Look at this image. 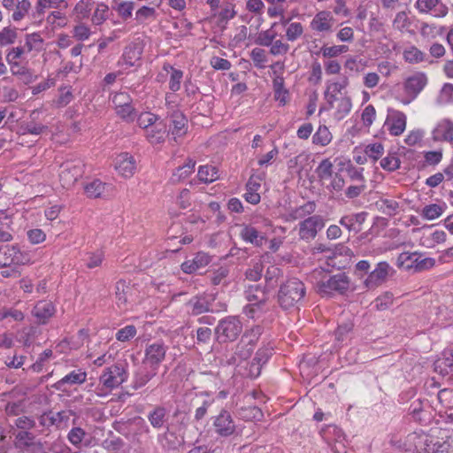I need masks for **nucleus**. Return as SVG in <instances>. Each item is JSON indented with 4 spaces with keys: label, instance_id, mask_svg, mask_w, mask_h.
Instances as JSON below:
<instances>
[{
    "label": "nucleus",
    "instance_id": "obj_1",
    "mask_svg": "<svg viewBox=\"0 0 453 453\" xmlns=\"http://www.w3.org/2000/svg\"><path fill=\"white\" fill-rule=\"evenodd\" d=\"M305 295L304 284L296 278L282 283L278 291V303L284 310H289L299 303Z\"/></svg>",
    "mask_w": 453,
    "mask_h": 453
},
{
    "label": "nucleus",
    "instance_id": "obj_2",
    "mask_svg": "<svg viewBox=\"0 0 453 453\" xmlns=\"http://www.w3.org/2000/svg\"><path fill=\"white\" fill-rule=\"evenodd\" d=\"M242 332V323L237 316L221 319L215 327L214 334L219 343L233 342Z\"/></svg>",
    "mask_w": 453,
    "mask_h": 453
},
{
    "label": "nucleus",
    "instance_id": "obj_3",
    "mask_svg": "<svg viewBox=\"0 0 453 453\" xmlns=\"http://www.w3.org/2000/svg\"><path fill=\"white\" fill-rule=\"evenodd\" d=\"M350 280L345 273H339L317 283V290L321 296L344 295L349 288Z\"/></svg>",
    "mask_w": 453,
    "mask_h": 453
},
{
    "label": "nucleus",
    "instance_id": "obj_4",
    "mask_svg": "<svg viewBox=\"0 0 453 453\" xmlns=\"http://www.w3.org/2000/svg\"><path fill=\"white\" fill-rule=\"evenodd\" d=\"M263 332L264 328L261 326H255L250 330H247L242 335L240 342L236 345L235 355L242 360L249 358Z\"/></svg>",
    "mask_w": 453,
    "mask_h": 453
},
{
    "label": "nucleus",
    "instance_id": "obj_5",
    "mask_svg": "<svg viewBox=\"0 0 453 453\" xmlns=\"http://www.w3.org/2000/svg\"><path fill=\"white\" fill-rule=\"evenodd\" d=\"M427 84V77L424 73H416L403 81L404 96L397 99L404 105L414 101Z\"/></svg>",
    "mask_w": 453,
    "mask_h": 453
},
{
    "label": "nucleus",
    "instance_id": "obj_6",
    "mask_svg": "<svg viewBox=\"0 0 453 453\" xmlns=\"http://www.w3.org/2000/svg\"><path fill=\"white\" fill-rule=\"evenodd\" d=\"M214 433L221 438H228L238 435L237 426L231 413L222 409L219 413L212 418Z\"/></svg>",
    "mask_w": 453,
    "mask_h": 453
},
{
    "label": "nucleus",
    "instance_id": "obj_7",
    "mask_svg": "<svg viewBox=\"0 0 453 453\" xmlns=\"http://www.w3.org/2000/svg\"><path fill=\"white\" fill-rule=\"evenodd\" d=\"M127 378V372L121 365L107 367L100 376V383L108 389L120 386Z\"/></svg>",
    "mask_w": 453,
    "mask_h": 453
},
{
    "label": "nucleus",
    "instance_id": "obj_8",
    "mask_svg": "<svg viewBox=\"0 0 453 453\" xmlns=\"http://www.w3.org/2000/svg\"><path fill=\"white\" fill-rule=\"evenodd\" d=\"M168 346L162 340L147 344L145 349L144 364L156 369L164 361Z\"/></svg>",
    "mask_w": 453,
    "mask_h": 453
},
{
    "label": "nucleus",
    "instance_id": "obj_9",
    "mask_svg": "<svg viewBox=\"0 0 453 453\" xmlns=\"http://www.w3.org/2000/svg\"><path fill=\"white\" fill-rule=\"evenodd\" d=\"M81 162H65L61 165L59 180L65 188L72 187L84 173Z\"/></svg>",
    "mask_w": 453,
    "mask_h": 453
},
{
    "label": "nucleus",
    "instance_id": "obj_10",
    "mask_svg": "<svg viewBox=\"0 0 453 453\" xmlns=\"http://www.w3.org/2000/svg\"><path fill=\"white\" fill-rule=\"evenodd\" d=\"M409 257H414L412 264H407V268H414L417 272L428 270L434 266L435 259L433 257H423L421 253L418 252H403L398 256L397 262L400 265L408 263Z\"/></svg>",
    "mask_w": 453,
    "mask_h": 453
},
{
    "label": "nucleus",
    "instance_id": "obj_11",
    "mask_svg": "<svg viewBox=\"0 0 453 453\" xmlns=\"http://www.w3.org/2000/svg\"><path fill=\"white\" fill-rule=\"evenodd\" d=\"M325 226L324 219L319 215L308 217L299 224V236L302 240L314 239L319 231Z\"/></svg>",
    "mask_w": 453,
    "mask_h": 453
},
{
    "label": "nucleus",
    "instance_id": "obj_12",
    "mask_svg": "<svg viewBox=\"0 0 453 453\" xmlns=\"http://www.w3.org/2000/svg\"><path fill=\"white\" fill-rule=\"evenodd\" d=\"M415 7L419 13L434 18H444L449 12L448 6L441 0H417Z\"/></svg>",
    "mask_w": 453,
    "mask_h": 453
},
{
    "label": "nucleus",
    "instance_id": "obj_13",
    "mask_svg": "<svg viewBox=\"0 0 453 453\" xmlns=\"http://www.w3.org/2000/svg\"><path fill=\"white\" fill-rule=\"evenodd\" d=\"M27 256L24 255L17 246L6 245L0 248V267H10L11 265H24Z\"/></svg>",
    "mask_w": 453,
    "mask_h": 453
},
{
    "label": "nucleus",
    "instance_id": "obj_14",
    "mask_svg": "<svg viewBox=\"0 0 453 453\" xmlns=\"http://www.w3.org/2000/svg\"><path fill=\"white\" fill-rule=\"evenodd\" d=\"M71 416V411H49L40 416L39 423L44 427L56 426L58 429H64L67 427Z\"/></svg>",
    "mask_w": 453,
    "mask_h": 453
},
{
    "label": "nucleus",
    "instance_id": "obj_15",
    "mask_svg": "<svg viewBox=\"0 0 453 453\" xmlns=\"http://www.w3.org/2000/svg\"><path fill=\"white\" fill-rule=\"evenodd\" d=\"M432 140L447 142L453 148V120L449 118L439 120L432 131Z\"/></svg>",
    "mask_w": 453,
    "mask_h": 453
},
{
    "label": "nucleus",
    "instance_id": "obj_16",
    "mask_svg": "<svg viewBox=\"0 0 453 453\" xmlns=\"http://www.w3.org/2000/svg\"><path fill=\"white\" fill-rule=\"evenodd\" d=\"M389 265L387 262H380L364 280V286L368 290H372L381 286L388 278Z\"/></svg>",
    "mask_w": 453,
    "mask_h": 453
},
{
    "label": "nucleus",
    "instance_id": "obj_17",
    "mask_svg": "<svg viewBox=\"0 0 453 453\" xmlns=\"http://www.w3.org/2000/svg\"><path fill=\"white\" fill-rule=\"evenodd\" d=\"M406 123L407 117L403 111L390 109L384 126L391 135L399 136L404 132Z\"/></svg>",
    "mask_w": 453,
    "mask_h": 453
},
{
    "label": "nucleus",
    "instance_id": "obj_18",
    "mask_svg": "<svg viewBox=\"0 0 453 453\" xmlns=\"http://www.w3.org/2000/svg\"><path fill=\"white\" fill-rule=\"evenodd\" d=\"M215 297L213 295H200L193 296L187 303L190 308L192 315H200L204 312L212 311L211 306Z\"/></svg>",
    "mask_w": 453,
    "mask_h": 453
},
{
    "label": "nucleus",
    "instance_id": "obj_19",
    "mask_svg": "<svg viewBox=\"0 0 453 453\" xmlns=\"http://www.w3.org/2000/svg\"><path fill=\"white\" fill-rule=\"evenodd\" d=\"M2 5L7 11H13L12 19L16 22L22 20L31 8L29 0H3Z\"/></svg>",
    "mask_w": 453,
    "mask_h": 453
},
{
    "label": "nucleus",
    "instance_id": "obj_20",
    "mask_svg": "<svg viewBox=\"0 0 453 453\" xmlns=\"http://www.w3.org/2000/svg\"><path fill=\"white\" fill-rule=\"evenodd\" d=\"M55 313L56 307L50 301H40L32 310V314L39 325L47 324Z\"/></svg>",
    "mask_w": 453,
    "mask_h": 453
},
{
    "label": "nucleus",
    "instance_id": "obj_21",
    "mask_svg": "<svg viewBox=\"0 0 453 453\" xmlns=\"http://www.w3.org/2000/svg\"><path fill=\"white\" fill-rule=\"evenodd\" d=\"M334 22V19L330 12L321 11L314 16L311 21L310 27L313 31L328 33L332 30Z\"/></svg>",
    "mask_w": 453,
    "mask_h": 453
},
{
    "label": "nucleus",
    "instance_id": "obj_22",
    "mask_svg": "<svg viewBox=\"0 0 453 453\" xmlns=\"http://www.w3.org/2000/svg\"><path fill=\"white\" fill-rule=\"evenodd\" d=\"M115 168L125 178H130L136 170L135 160L129 153H121L116 158Z\"/></svg>",
    "mask_w": 453,
    "mask_h": 453
},
{
    "label": "nucleus",
    "instance_id": "obj_23",
    "mask_svg": "<svg viewBox=\"0 0 453 453\" xmlns=\"http://www.w3.org/2000/svg\"><path fill=\"white\" fill-rule=\"evenodd\" d=\"M368 213L361 211L357 213H350L342 216L339 223L344 226L349 232L359 233L362 230V225L366 219Z\"/></svg>",
    "mask_w": 453,
    "mask_h": 453
},
{
    "label": "nucleus",
    "instance_id": "obj_24",
    "mask_svg": "<svg viewBox=\"0 0 453 453\" xmlns=\"http://www.w3.org/2000/svg\"><path fill=\"white\" fill-rule=\"evenodd\" d=\"M169 118L171 121V133L174 136V139L186 134L188 130V119L186 116L180 111L175 110L169 115Z\"/></svg>",
    "mask_w": 453,
    "mask_h": 453
},
{
    "label": "nucleus",
    "instance_id": "obj_25",
    "mask_svg": "<svg viewBox=\"0 0 453 453\" xmlns=\"http://www.w3.org/2000/svg\"><path fill=\"white\" fill-rule=\"evenodd\" d=\"M113 188L111 184L103 182L98 179H95L84 186V191L89 198L102 197L106 193L112 192Z\"/></svg>",
    "mask_w": 453,
    "mask_h": 453
},
{
    "label": "nucleus",
    "instance_id": "obj_26",
    "mask_svg": "<svg viewBox=\"0 0 453 453\" xmlns=\"http://www.w3.org/2000/svg\"><path fill=\"white\" fill-rule=\"evenodd\" d=\"M273 348L270 346L260 348L250 364V374L257 377L260 374L262 366L266 364L272 357Z\"/></svg>",
    "mask_w": 453,
    "mask_h": 453
},
{
    "label": "nucleus",
    "instance_id": "obj_27",
    "mask_svg": "<svg viewBox=\"0 0 453 453\" xmlns=\"http://www.w3.org/2000/svg\"><path fill=\"white\" fill-rule=\"evenodd\" d=\"M240 237L246 242L256 247H262L265 242V235L251 225H243L240 231Z\"/></svg>",
    "mask_w": 453,
    "mask_h": 453
},
{
    "label": "nucleus",
    "instance_id": "obj_28",
    "mask_svg": "<svg viewBox=\"0 0 453 453\" xmlns=\"http://www.w3.org/2000/svg\"><path fill=\"white\" fill-rule=\"evenodd\" d=\"M147 418L153 428L162 429L167 424V409L162 405H157L148 413Z\"/></svg>",
    "mask_w": 453,
    "mask_h": 453
},
{
    "label": "nucleus",
    "instance_id": "obj_29",
    "mask_svg": "<svg viewBox=\"0 0 453 453\" xmlns=\"http://www.w3.org/2000/svg\"><path fill=\"white\" fill-rule=\"evenodd\" d=\"M211 262V257L207 253L198 252L193 259L187 260L181 264V270L185 273H193L196 270L204 267Z\"/></svg>",
    "mask_w": 453,
    "mask_h": 453
},
{
    "label": "nucleus",
    "instance_id": "obj_30",
    "mask_svg": "<svg viewBox=\"0 0 453 453\" xmlns=\"http://www.w3.org/2000/svg\"><path fill=\"white\" fill-rule=\"evenodd\" d=\"M261 178L259 176H250L246 184V192L243 195L244 199L251 203L257 204L260 202V195L258 193L261 188Z\"/></svg>",
    "mask_w": 453,
    "mask_h": 453
},
{
    "label": "nucleus",
    "instance_id": "obj_31",
    "mask_svg": "<svg viewBox=\"0 0 453 453\" xmlns=\"http://www.w3.org/2000/svg\"><path fill=\"white\" fill-rule=\"evenodd\" d=\"M166 132V125L157 122L145 130V136L151 144H159L165 142Z\"/></svg>",
    "mask_w": 453,
    "mask_h": 453
},
{
    "label": "nucleus",
    "instance_id": "obj_32",
    "mask_svg": "<svg viewBox=\"0 0 453 453\" xmlns=\"http://www.w3.org/2000/svg\"><path fill=\"white\" fill-rule=\"evenodd\" d=\"M408 440L412 441L415 446V450L418 453H421L422 451L426 453H438L439 449H435V443L431 445L428 443L429 438L426 434L418 435L417 434H412L408 436ZM430 442H432L430 441Z\"/></svg>",
    "mask_w": 453,
    "mask_h": 453
},
{
    "label": "nucleus",
    "instance_id": "obj_33",
    "mask_svg": "<svg viewBox=\"0 0 453 453\" xmlns=\"http://www.w3.org/2000/svg\"><path fill=\"white\" fill-rule=\"evenodd\" d=\"M245 297L251 303L264 306L267 301V293L265 288L259 285H251L245 290Z\"/></svg>",
    "mask_w": 453,
    "mask_h": 453
},
{
    "label": "nucleus",
    "instance_id": "obj_34",
    "mask_svg": "<svg viewBox=\"0 0 453 453\" xmlns=\"http://www.w3.org/2000/svg\"><path fill=\"white\" fill-rule=\"evenodd\" d=\"M403 57L405 62L409 64H419L421 62H428L430 64L433 63V61H430L427 57V55L418 49L416 46H410L404 49L403 52Z\"/></svg>",
    "mask_w": 453,
    "mask_h": 453
},
{
    "label": "nucleus",
    "instance_id": "obj_35",
    "mask_svg": "<svg viewBox=\"0 0 453 453\" xmlns=\"http://www.w3.org/2000/svg\"><path fill=\"white\" fill-rule=\"evenodd\" d=\"M87 380V373L82 372L81 370L72 371L67 375L64 376L61 380H59L54 385L55 388L58 390H63V386L65 384L75 385V384H82Z\"/></svg>",
    "mask_w": 453,
    "mask_h": 453
},
{
    "label": "nucleus",
    "instance_id": "obj_36",
    "mask_svg": "<svg viewBox=\"0 0 453 453\" xmlns=\"http://www.w3.org/2000/svg\"><path fill=\"white\" fill-rule=\"evenodd\" d=\"M141 56L142 50L140 48L135 45H129L125 48L121 61L119 64L127 67L135 66L140 61Z\"/></svg>",
    "mask_w": 453,
    "mask_h": 453
},
{
    "label": "nucleus",
    "instance_id": "obj_37",
    "mask_svg": "<svg viewBox=\"0 0 453 453\" xmlns=\"http://www.w3.org/2000/svg\"><path fill=\"white\" fill-rule=\"evenodd\" d=\"M94 1L91 0H80L73 11L74 19L80 22L85 19H88L94 8Z\"/></svg>",
    "mask_w": 453,
    "mask_h": 453
},
{
    "label": "nucleus",
    "instance_id": "obj_38",
    "mask_svg": "<svg viewBox=\"0 0 453 453\" xmlns=\"http://www.w3.org/2000/svg\"><path fill=\"white\" fill-rule=\"evenodd\" d=\"M196 162L189 159L186 164L179 166L173 173L170 181L177 184L186 180L195 170Z\"/></svg>",
    "mask_w": 453,
    "mask_h": 453
},
{
    "label": "nucleus",
    "instance_id": "obj_39",
    "mask_svg": "<svg viewBox=\"0 0 453 453\" xmlns=\"http://www.w3.org/2000/svg\"><path fill=\"white\" fill-rule=\"evenodd\" d=\"M156 374V369L151 368L150 371L147 369H140L134 374L132 385L133 388L139 389L144 387Z\"/></svg>",
    "mask_w": 453,
    "mask_h": 453
},
{
    "label": "nucleus",
    "instance_id": "obj_40",
    "mask_svg": "<svg viewBox=\"0 0 453 453\" xmlns=\"http://www.w3.org/2000/svg\"><path fill=\"white\" fill-rule=\"evenodd\" d=\"M349 50V47L347 45H334V46H326L324 45L319 48V51H312L314 55L319 56L322 55L324 58H336L343 53H346Z\"/></svg>",
    "mask_w": 453,
    "mask_h": 453
},
{
    "label": "nucleus",
    "instance_id": "obj_41",
    "mask_svg": "<svg viewBox=\"0 0 453 453\" xmlns=\"http://www.w3.org/2000/svg\"><path fill=\"white\" fill-rule=\"evenodd\" d=\"M375 204L380 211L388 216L395 215L400 207L396 200L388 198H381Z\"/></svg>",
    "mask_w": 453,
    "mask_h": 453
},
{
    "label": "nucleus",
    "instance_id": "obj_42",
    "mask_svg": "<svg viewBox=\"0 0 453 453\" xmlns=\"http://www.w3.org/2000/svg\"><path fill=\"white\" fill-rule=\"evenodd\" d=\"M164 70L166 72H171L170 80H169V89L173 92H177L180 88L181 81L183 78V72L179 69H175L170 65H165Z\"/></svg>",
    "mask_w": 453,
    "mask_h": 453
},
{
    "label": "nucleus",
    "instance_id": "obj_43",
    "mask_svg": "<svg viewBox=\"0 0 453 453\" xmlns=\"http://www.w3.org/2000/svg\"><path fill=\"white\" fill-rule=\"evenodd\" d=\"M276 25L277 23L274 22L270 29L259 32L255 39V43L264 47L271 46L277 35L276 32L273 30Z\"/></svg>",
    "mask_w": 453,
    "mask_h": 453
},
{
    "label": "nucleus",
    "instance_id": "obj_44",
    "mask_svg": "<svg viewBox=\"0 0 453 453\" xmlns=\"http://www.w3.org/2000/svg\"><path fill=\"white\" fill-rule=\"evenodd\" d=\"M43 39L37 33L27 34L25 35V49L27 52H31L33 50L40 51L42 49Z\"/></svg>",
    "mask_w": 453,
    "mask_h": 453
},
{
    "label": "nucleus",
    "instance_id": "obj_45",
    "mask_svg": "<svg viewBox=\"0 0 453 453\" xmlns=\"http://www.w3.org/2000/svg\"><path fill=\"white\" fill-rule=\"evenodd\" d=\"M446 208V205H441L437 203H431L428 205H426L420 215L422 218L427 219V220H434L435 219H438L442 215Z\"/></svg>",
    "mask_w": 453,
    "mask_h": 453
},
{
    "label": "nucleus",
    "instance_id": "obj_46",
    "mask_svg": "<svg viewBox=\"0 0 453 453\" xmlns=\"http://www.w3.org/2000/svg\"><path fill=\"white\" fill-rule=\"evenodd\" d=\"M273 90L274 99L279 101L280 105H285L287 104L288 91L284 88V79L282 77H276L273 80Z\"/></svg>",
    "mask_w": 453,
    "mask_h": 453
},
{
    "label": "nucleus",
    "instance_id": "obj_47",
    "mask_svg": "<svg viewBox=\"0 0 453 453\" xmlns=\"http://www.w3.org/2000/svg\"><path fill=\"white\" fill-rule=\"evenodd\" d=\"M113 10H115L119 16L124 19L127 20L129 18H131L134 8V2H119L118 3L116 0H114V4L111 6Z\"/></svg>",
    "mask_w": 453,
    "mask_h": 453
},
{
    "label": "nucleus",
    "instance_id": "obj_48",
    "mask_svg": "<svg viewBox=\"0 0 453 453\" xmlns=\"http://www.w3.org/2000/svg\"><path fill=\"white\" fill-rule=\"evenodd\" d=\"M332 140V134L326 126H319L312 136V142L316 145L326 146Z\"/></svg>",
    "mask_w": 453,
    "mask_h": 453
},
{
    "label": "nucleus",
    "instance_id": "obj_49",
    "mask_svg": "<svg viewBox=\"0 0 453 453\" xmlns=\"http://www.w3.org/2000/svg\"><path fill=\"white\" fill-rule=\"evenodd\" d=\"M109 18V7L104 3L96 5L94 13L91 16V21L94 25L99 26Z\"/></svg>",
    "mask_w": 453,
    "mask_h": 453
},
{
    "label": "nucleus",
    "instance_id": "obj_50",
    "mask_svg": "<svg viewBox=\"0 0 453 453\" xmlns=\"http://www.w3.org/2000/svg\"><path fill=\"white\" fill-rule=\"evenodd\" d=\"M198 179L204 183H211L218 179V171L211 165H202L198 169Z\"/></svg>",
    "mask_w": 453,
    "mask_h": 453
},
{
    "label": "nucleus",
    "instance_id": "obj_51",
    "mask_svg": "<svg viewBox=\"0 0 453 453\" xmlns=\"http://www.w3.org/2000/svg\"><path fill=\"white\" fill-rule=\"evenodd\" d=\"M156 9L149 6H142L135 12V20L138 24H144L147 21L156 19Z\"/></svg>",
    "mask_w": 453,
    "mask_h": 453
},
{
    "label": "nucleus",
    "instance_id": "obj_52",
    "mask_svg": "<svg viewBox=\"0 0 453 453\" xmlns=\"http://www.w3.org/2000/svg\"><path fill=\"white\" fill-rule=\"evenodd\" d=\"M352 107L351 100L348 96L341 97L338 100V104L336 107V111L334 113V118L338 120L345 118L350 111Z\"/></svg>",
    "mask_w": 453,
    "mask_h": 453
},
{
    "label": "nucleus",
    "instance_id": "obj_53",
    "mask_svg": "<svg viewBox=\"0 0 453 453\" xmlns=\"http://www.w3.org/2000/svg\"><path fill=\"white\" fill-rule=\"evenodd\" d=\"M18 37L17 28L11 26L0 31V46L13 44Z\"/></svg>",
    "mask_w": 453,
    "mask_h": 453
},
{
    "label": "nucleus",
    "instance_id": "obj_54",
    "mask_svg": "<svg viewBox=\"0 0 453 453\" xmlns=\"http://www.w3.org/2000/svg\"><path fill=\"white\" fill-rule=\"evenodd\" d=\"M86 435L87 433L81 427H73L67 434V439L73 446L80 449Z\"/></svg>",
    "mask_w": 453,
    "mask_h": 453
},
{
    "label": "nucleus",
    "instance_id": "obj_55",
    "mask_svg": "<svg viewBox=\"0 0 453 453\" xmlns=\"http://www.w3.org/2000/svg\"><path fill=\"white\" fill-rule=\"evenodd\" d=\"M136 119L138 126L145 130L156 124L159 119L157 115L149 111L142 112L136 116Z\"/></svg>",
    "mask_w": 453,
    "mask_h": 453
},
{
    "label": "nucleus",
    "instance_id": "obj_56",
    "mask_svg": "<svg viewBox=\"0 0 453 453\" xmlns=\"http://www.w3.org/2000/svg\"><path fill=\"white\" fill-rule=\"evenodd\" d=\"M116 113L121 119L127 123L134 122L137 116L136 111L132 105V103L116 109Z\"/></svg>",
    "mask_w": 453,
    "mask_h": 453
},
{
    "label": "nucleus",
    "instance_id": "obj_57",
    "mask_svg": "<svg viewBox=\"0 0 453 453\" xmlns=\"http://www.w3.org/2000/svg\"><path fill=\"white\" fill-rule=\"evenodd\" d=\"M333 164L328 158L323 159L316 169L319 180H326L333 175Z\"/></svg>",
    "mask_w": 453,
    "mask_h": 453
},
{
    "label": "nucleus",
    "instance_id": "obj_58",
    "mask_svg": "<svg viewBox=\"0 0 453 453\" xmlns=\"http://www.w3.org/2000/svg\"><path fill=\"white\" fill-rule=\"evenodd\" d=\"M411 24V22L406 12H397L393 20V27L402 33L406 31L410 27Z\"/></svg>",
    "mask_w": 453,
    "mask_h": 453
},
{
    "label": "nucleus",
    "instance_id": "obj_59",
    "mask_svg": "<svg viewBox=\"0 0 453 453\" xmlns=\"http://www.w3.org/2000/svg\"><path fill=\"white\" fill-rule=\"evenodd\" d=\"M401 161L399 157L395 154L389 153L387 157L381 159L380 166L388 172H394L400 167Z\"/></svg>",
    "mask_w": 453,
    "mask_h": 453
},
{
    "label": "nucleus",
    "instance_id": "obj_60",
    "mask_svg": "<svg viewBox=\"0 0 453 453\" xmlns=\"http://www.w3.org/2000/svg\"><path fill=\"white\" fill-rule=\"evenodd\" d=\"M393 294L391 292L387 291L375 299L374 306L377 311H385L388 310L393 304Z\"/></svg>",
    "mask_w": 453,
    "mask_h": 453
},
{
    "label": "nucleus",
    "instance_id": "obj_61",
    "mask_svg": "<svg viewBox=\"0 0 453 453\" xmlns=\"http://www.w3.org/2000/svg\"><path fill=\"white\" fill-rule=\"evenodd\" d=\"M442 150H430L424 152L423 166L431 165L435 166L442 160Z\"/></svg>",
    "mask_w": 453,
    "mask_h": 453
},
{
    "label": "nucleus",
    "instance_id": "obj_62",
    "mask_svg": "<svg viewBox=\"0 0 453 453\" xmlns=\"http://www.w3.org/2000/svg\"><path fill=\"white\" fill-rule=\"evenodd\" d=\"M263 262L258 260L253 263L252 266L246 271L245 276L250 280L257 281L263 275Z\"/></svg>",
    "mask_w": 453,
    "mask_h": 453
},
{
    "label": "nucleus",
    "instance_id": "obj_63",
    "mask_svg": "<svg viewBox=\"0 0 453 453\" xmlns=\"http://www.w3.org/2000/svg\"><path fill=\"white\" fill-rule=\"evenodd\" d=\"M437 398L439 403L446 409L453 408V389L443 388L438 392Z\"/></svg>",
    "mask_w": 453,
    "mask_h": 453
},
{
    "label": "nucleus",
    "instance_id": "obj_64",
    "mask_svg": "<svg viewBox=\"0 0 453 453\" xmlns=\"http://www.w3.org/2000/svg\"><path fill=\"white\" fill-rule=\"evenodd\" d=\"M365 153L373 161H377L384 153V147L380 142L370 143L365 146Z\"/></svg>",
    "mask_w": 453,
    "mask_h": 453
}]
</instances>
